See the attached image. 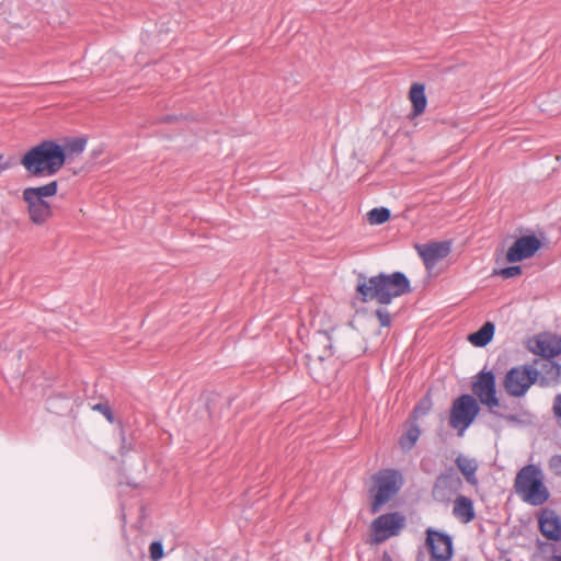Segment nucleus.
Returning a JSON list of instances; mask_svg holds the SVG:
<instances>
[{
	"mask_svg": "<svg viewBox=\"0 0 561 561\" xmlns=\"http://www.w3.org/2000/svg\"><path fill=\"white\" fill-rule=\"evenodd\" d=\"M411 291L410 282L401 272L392 274H379L373 277L358 275L356 293L363 302L375 300L381 305H388L396 297Z\"/></svg>",
	"mask_w": 561,
	"mask_h": 561,
	"instance_id": "nucleus-1",
	"label": "nucleus"
},
{
	"mask_svg": "<svg viewBox=\"0 0 561 561\" xmlns=\"http://www.w3.org/2000/svg\"><path fill=\"white\" fill-rule=\"evenodd\" d=\"M21 164L33 176H51L65 165L61 145L45 140L28 149L21 159Z\"/></svg>",
	"mask_w": 561,
	"mask_h": 561,
	"instance_id": "nucleus-2",
	"label": "nucleus"
},
{
	"mask_svg": "<svg viewBox=\"0 0 561 561\" xmlns=\"http://www.w3.org/2000/svg\"><path fill=\"white\" fill-rule=\"evenodd\" d=\"M514 490L522 501L533 506H540L550 497L549 489L545 484V473L536 465L524 466L517 472Z\"/></svg>",
	"mask_w": 561,
	"mask_h": 561,
	"instance_id": "nucleus-3",
	"label": "nucleus"
},
{
	"mask_svg": "<svg viewBox=\"0 0 561 561\" xmlns=\"http://www.w3.org/2000/svg\"><path fill=\"white\" fill-rule=\"evenodd\" d=\"M368 489L370 511L378 513L387 503L397 496L403 486V477L394 469H382L371 476Z\"/></svg>",
	"mask_w": 561,
	"mask_h": 561,
	"instance_id": "nucleus-4",
	"label": "nucleus"
},
{
	"mask_svg": "<svg viewBox=\"0 0 561 561\" xmlns=\"http://www.w3.org/2000/svg\"><path fill=\"white\" fill-rule=\"evenodd\" d=\"M58 192V182L51 181L42 186L26 187L22 192V199L32 224L44 226L54 215L50 204L46 201Z\"/></svg>",
	"mask_w": 561,
	"mask_h": 561,
	"instance_id": "nucleus-5",
	"label": "nucleus"
},
{
	"mask_svg": "<svg viewBox=\"0 0 561 561\" xmlns=\"http://www.w3.org/2000/svg\"><path fill=\"white\" fill-rule=\"evenodd\" d=\"M472 392L491 413L504 419H512L506 412V405L496 397L495 376L492 371L482 370L472 382Z\"/></svg>",
	"mask_w": 561,
	"mask_h": 561,
	"instance_id": "nucleus-6",
	"label": "nucleus"
},
{
	"mask_svg": "<svg viewBox=\"0 0 561 561\" xmlns=\"http://www.w3.org/2000/svg\"><path fill=\"white\" fill-rule=\"evenodd\" d=\"M537 382L535 365H520L511 368L504 376L503 387L514 398L524 397L529 388Z\"/></svg>",
	"mask_w": 561,
	"mask_h": 561,
	"instance_id": "nucleus-7",
	"label": "nucleus"
},
{
	"mask_svg": "<svg viewBox=\"0 0 561 561\" xmlns=\"http://www.w3.org/2000/svg\"><path fill=\"white\" fill-rule=\"evenodd\" d=\"M479 411L480 408L477 400L470 394H462L451 405L449 425L458 430V435L462 436L465 430L471 425Z\"/></svg>",
	"mask_w": 561,
	"mask_h": 561,
	"instance_id": "nucleus-8",
	"label": "nucleus"
},
{
	"mask_svg": "<svg viewBox=\"0 0 561 561\" xmlns=\"http://www.w3.org/2000/svg\"><path fill=\"white\" fill-rule=\"evenodd\" d=\"M404 526L405 517L398 512L380 515L371 524L374 541L376 543L383 542L388 538L399 535Z\"/></svg>",
	"mask_w": 561,
	"mask_h": 561,
	"instance_id": "nucleus-9",
	"label": "nucleus"
},
{
	"mask_svg": "<svg viewBox=\"0 0 561 561\" xmlns=\"http://www.w3.org/2000/svg\"><path fill=\"white\" fill-rule=\"evenodd\" d=\"M426 535V545L431 552V561H449L453 556L451 537L432 529H428Z\"/></svg>",
	"mask_w": 561,
	"mask_h": 561,
	"instance_id": "nucleus-10",
	"label": "nucleus"
},
{
	"mask_svg": "<svg viewBox=\"0 0 561 561\" xmlns=\"http://www.w3.org/2000/svg\"><path fill=\"white\" fill-rule=\"evenodd\" d=\"M540 240L535 236L520 237L507 250L506 261L515 263L529 259L540 249Z\"/></svg>",
	"mask_w": 561,
	"mask_h": 561,
	"instance_id": "nucleus-11",
	"label": "nucleus"
},
{
	"mask_svg": "<svg viewBox=\"0 0 561 561\" xmlns=\"http://www.w3.org/2000/svg\"><path fill=\"white\" fill-rule=\"evenodd\" d=\"M537 382L541 387H551L561 383V365L549 359L536 360Z\"/></svg>",
	"mask_w": 561,
	"mask_h": 561,
	"instance_id": "nucleus-12",
	"label": "nucleus"
},
{
	"mask_svg": "<svg viewBox=\"0 0 561 561\" xmlns=\"http://www.w3.org/2000/svg\"><path fill=\"white\" fill-rule=\"evenodd\" d=\"M416 250L426 268L432 270L438 261L445 259L450 253V243L432 242L428 244L416 245Z\"/></svg>",
	"mask_w": 561,
	"mask_h": 561,
	"instance_id": "nucleus-13",
	"label": "nucleus"
},
{
	"mask_svg": "<svg viewBox=\"0 0 561 561\" xmlns=\"http://www.w3.org/2000/svg\"><path fill=\"white\" fill-rule=\"evenodd\" d=\"M534 354L543 358H551L561 354V337L552 334L539 335L530 346Z\"/></svg>",
	"mask_w": 561,
	"mask_h": 561,
	"instance_id": "nucleus-14",
	"label": "nucleus"
},
{
	"mask_svg": "<svg viewBox=\"0 0 561 561\" xmlns=\"http://www.w3.org/2000/svg\"><path fill=\"white\" fill-rule=\"evenodd\" d=\"M538 522L540 531L547 539H561V520L554 511L543 510Z\"/></svg>",
	"mask_w": 561,
	"mask_h": 561,
	"instance_id": "nucleus-15",
	"label": "nucleus"
},
{
	"mask_svg": "<svg viewBox=\"0 0 561 561\" xmlns=\"http://www.w3.org/2000/svg\"><path fill=\"white\" fill-rule=\"evenodd\" d=\"M453 514L460 522L467 524L474 519V508L472 501L463 495H459L454 503Z\"/></svg>",
	"mask_w": 561,
	"mask_h": 561,
	"instance_id": "nucleus-16",
	"label": "nucleus"
},
{
	"mask_svg": "<svg viewBox=\"0 0 561 561\" xmlns=\"http://www.w3.org/2000/svg\"><path fill=\"white\" fill-rule=\"evenodd\" d=\"M409 99L413 107L412 116L421 115L425 111L427 104L424 84H412L409 92Z\"/></svg>",
	"mask_w": 561,
	"mask_h": 561,
	"instance_id": "nucleus-17",
	"label": "nucleus"
},
{
	"mask_svg": "<svg viewBox=\"0 0 561 561\" xmlns=\"http://www.w3.org/2000/svg\"><path fill=\"white\" fill-rule=\"evenodd\" d=\"M456 465L468 483L472 485L477 484L478 481L476 472L478 469V462L476 459L460 455L456 459Z\"/></svg>",
	"mask_w": 561,
	"mask_h": 561,
	"instance_id": "nucleus-18",
	"label": "nucleus"
},
{
	"mask_svg": "<svg viewBox=\"0 0 561 561\" xmlns=\"http://www.w3.org/2000/svg\"><path fill=\"white\" fill-rule=\"evenodd\" d=\"M495 327L492 322H485L480 330L469 335V342L478 347L485 346L494 335Z\"/></svg>",
	"mask_w": 561,
	"mask_h": 561,
	"instance_id": "nucleus-19",
	"label": "nucleus"
},
{
	"mask_svg": "<svg viewBox=\"0 0 561 561\" xmlns=\"http://www.w3.org/2000/svg\"><path fill=\"white\" fill-rule=\"evenodd\" d=\"M314 343H316V345H314V348H313L312 356H314L319 360H324L325 358H328V357H330L332 355V352H331V347H332L331 337L329 336L328 333L319 332L317 337H316Z\"/></svg>",
	"mask_w": 561,
	"mask_h": 561,
	"instance_id": "nucleus-20",
	"label": "nucleus"
},
{
	"mask_svg": "<svg viewBox=\"0 0 561 561\" xmlns=\"http://www.w3.org/2000/svg\"><path fill=\"white\" fill-rule=\"evenodd\" d=\"M85 145H87V139L82 138V137L67 140L66 144L64 146H61V150L64 151V154H65V162L68 159H71V158L77 157L80 153H82L83 150L85 149Z\"/></svg>",
	"mask_w": 561,
	"mask_h": 561,
	"instance_id": "nucleus-21",
	"label": "nucleus"
},
{
	"mask_svg": "<svg viewBox=\"0 0 561 561\" xmlns=\"http://www.w3.org/2000/svg\"><path fill=\"white\" fill-rule=\"evenodd\" d=\"M390 218V210L385 207L374 208L367 214V220L370 225H381Z\"/></svg>",
	"mask_w": 561,
	"mask_h": 561,
	"instance_id": "nucleus-22",
	"label": "nucleus"
},
{
	"mask_svg": "<svg viewBox=\"0 0 561 561\" xmlns=\"http://www.w3.org/2000/svg\"><path fill=\"white\" fill-rule=\"evenodd\" d=\"M420 436V430L416 426H412L408 430L407 434L401 437L400 446L402 449H411Z\"/></svg>",
	"mask_w": 561,
	"mask_h": 561,
	"instance_id": "nucleus-23",
	"label": "nucleus"
},
{
	"mask_svg": "<svg viewBox=\"0 0 561 561\" xmlns=\"http://www.w3.org/2000/svg\"><path fill=\"white\" fill-rule=\"evenodd\" d=\"M448 481H449V478L447 476H440L437 479V481L433 488L434 499H436L438 501L446 500L445 489L448 486Z\"/></svg>",
	"mask_w": 561,
	"mask_h": 561,
	"instance_id": "nucleus-24",
	"label": "nucleus"
},
{
	"mask_svg": "<svg viewBox=\"0 0 561 561\" xmlns=\"http://www.w3.org/2000/svg\"><path fill=\"white\" fill-rule=\"evenodd\" d=\"M494 274L499 275L503 278H512V277H516L522 274V267L517 266V265L508 266V267H504L499 271H495Z\"/></svg>",
	"mask_w": 561,
	"mask_h": 561,
	"instance_id": "nucleus-25",
	"label": "nucleus"
},
{
	"mask_svg": "<svg viewBox=\"0 0 561 561\" xmlns=\"http://www.w3.org/2000/svg\"><path fill=\"white\" fill-rule=\"evenodd\" d=\"M551 411L557 425L561 428V392L554 396Z\"/></svg>",
	"mask_w": 561,
	"mask_h": 561,
	"instance_id": "nucleus-26",
	"label": "nucleus"
},
{
	"mask_svg": "<svg viewBox=\"0 0 561 561\" xmlns=\"http://www.w3.org/2000/svg\"><path fill=\"white\" fill-rule=\"evenodd\" d=\"M92 409L95 410V411L101 412L106 417V420L110 423H114L115 422L114 414H113L111 408L107 404L98 403V404L93 405Z\"/></svg>",
	"mask_w": 561,
	"mask_h": 561,
	"instance_id": "nucleus-27",
	"label": "nucleus"
},
{
	"mask_svg": "<svg viewBox=\"0 0 561 561\" xmlns=\"http://www.w3.org/2000/svg\"><path fill=\"white\" fill-rule=\"evenodd\" d=\"M150 558L158 561L163 557V548L160 541H154L149 547Z\"/></svg>",
	"mask_w": 561,
	"mask_h": 561,
	"instance_id": "nucleus-28",
	"label": "nucleus"
},
{
	"mask_svg": "<svg viewBox=\"0 0 561 561\" xmlns=\"http://www.w3.org/2000/svg\"><path fill=\"white\" fill-rule=\"evenodd\" d=\"M376 316L381 327H389L391 324V316L386 309H377Z\"/></svg>",
	"mask_w": 561,
	"mask_h": 561,
	"instance_id": "nucleus-29",
	"label": "nucleus"
},
{
	"mask_svg": "<svg viewBox=\"0 0 561 561\" xmlns=\"http://www.w3.org/2000/svg\"><path fill=\"white\" fill-rule=\"evenodd\" d=\"M430 409H431V402L430 401L422 402L420 405H417L414 409V415L415 416L424 415V414H426L428 412Z\"/></svg>",
	"mask_w": 561,
	"mask_h": 561,
	"instance_id": "nucleus-30",
	"label": "nucleus"
},
{
	"mask_svg": "<svg viewBox=\"0 0 561 561\" xmlns=\"http://www.w3.org/2000/svg\"><path fill=\"white\" fill-rule=\"evenodd\" d=\"M551 469L559 476H561V456H554L550 460Z\"/></svg>",
	"mask_w": 561,
	"mask_h": 561,
	"instance_id": "nucleus-31",
	"label": "nucleus"
},
{
	"mask_svg": "<svg viewBox=\"0 0 561 561\" xmlns=\"http://www.w3.org/2000/svg\"><path fill=\"white\" fill-rule=\"evenodd\" d=\"M11 167L10 162L0 163V173Z\"/></svg>",
	"mask_w": 561,
	"mask_h": 561,
	"instance_id": "nucleus-32",
	"label": "nucleus"
},
{
	"mask_svg": "<svg viewBox=\"0 0 561 561\" xmlns=\"http://www.w3.org/2000/svg\"><path fill=\"white\" fill-rule=\"evenodd\" d=\"M381 561H392V558L390 557V554H388L387 552H385V553L382 554Z\"/></svg>",
	"mask_w": 561,
	"mask_h": 561,
	"instance_id": "nucleus-33",
	"label": "nucleus"
},
{
	"mask_svg": "<svg viewBox=\"0 0 561 561\" xmlns=\"http://www.w3.org/2000/svg\"><path fill=\"white\" fill-rule=\"evenodd\" d=\"M556 561H561V557L557 558V560H556Z\"/></svg>",
	"mask_w": 561,
	"mask_h": 561,
	"instance_id": "nucleus-34",
	"label": "nucleus"
},
{
	"mask_svg": "<svg viewBox=\"0 0 561 561\" xmlns=\"http://www.w3.org/2000/svg\"><path fill=\"white\" fill-rule=\"evenodd\" d=\"M510 561V560H508Z\"/></svg>",
	"mask_w": 561,
	"mask_h": 561,
	"instance_id": "nucleus-35",
	"label": "nucleus"
}]
</instances>
